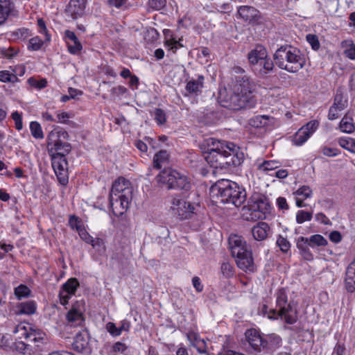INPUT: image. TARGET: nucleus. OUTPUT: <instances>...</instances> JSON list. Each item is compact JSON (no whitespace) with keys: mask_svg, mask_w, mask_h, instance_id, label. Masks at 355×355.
<instances>
[{"mask_svg":"<svg viewBox=\"0 0 355 355\" xmlns=\"http://www.w3.org/2000/svg\"><path fill=\"white\" fill-rule=\"evenodd\" d=\"M207 145L205 159L213 168L226 169L239 166L245 159L243 150L234 143L209 138Z\"/></svg>","mask_w":355,"mask_h":355,"instance_id":"f257e3e1","label":"nucleus"},{"mask_svg":"<svg viewBox=\"0 0 355 355\" xmlns=\"http://www.w3.org/2000/svg\"><path fill=\"white\" fill-rule=\"evenodd\" d=\"M255 85L250 81L246 75L236 78V84L230 96L222 101L223 106L232 110H239L242 108L251 107L256 104V99L253 95Z\"/></svg>","mask_w":355,"mask_h":355,"instance_id":"f03ea898","label":"nucleus"},{"mask_svg":"<svg viewBox=\"0 0 355 355\" xmlns=\"http://www.w3.org/2000/svg\"><path fill=\"white\" fill-rule=\"evenodd\" d=\"M210 191L213 196L224 204L240 207L246 199V191L235 182L222 179L211 186Z\"/></svg>","mask_w":355,"mask_h":355,"instance_id":"7ed1b4c3","label":"nucleus"},{"mask_svg":"<svg viewBox=\"0 0 355 355\" xmlns=\"http://www.w3.org/2000/svg\"><path fill=\"white\" fill-rule=\"evenodd\" d=\"M275 295L276 308L270 309L268 318L270 320L280 318L286 324H295L298 318L297 304L293 300H288L284 288H279Z\"/></svg>","mask_w":355,"mask_h":355,"instance_id":"20e7f679","label":"nucleus"},{"mask_svg":"<svg viewBox=\"0 0 355 355\" xmlns=\"http://www.w3.org/2000/svg\"><path fill=\"white\" fill-rule=\"evenodd\" d=\"M275 64L289 73H296L304 67L306 60L301 51L291 46H281L274 53Z\"/></svg>","mask_w":355,"mask_h":355,"instance_id":"39448f33","label":"nucleus"},{"mask_svg":"<svg viewBox=\"0 0 355 355\" xmlns=\"http://www.w3.org/2000/svg\"><path fill=\"white\" fill-rule=\"evenodd\" d=\"M229 245L237 266L245 272H254L255 266L252 252L244 239L239 235L232 234L229 238Z\"/></svg>","mask_w":355,"mask_h":355,"instance_id":"423d86ee","label":"nucleus"},{"mask_svg":"<svg viewBox=\"0 0 355 355\" xmlns=\"http://www.w3.org/2000/svg\"><path fill=\"white\" fill-rule=\"evenodd\" d=\"M270 209L268 199L259 193H254L243 208V214L247 220H257L266 218Z\"/></svg>","mask_w":355,"mask_h":355,"instance_id":"0eeeda50","label":"nucleus"},{"mask_svg":"<svg viewBox=\"0 0 355 355\" xmlns=\"http://www.w3.org/2000/svg\"><path fill=\"white\" fill-rule=\"evenodd\" d=\"M156 180L160 185H166L168 189H179L189 191L192 184L189 178L178 171L168 168H164L156 176Z\"/></svg>","mask_w":355,"mask_h":355,"instance_id":"6e6552de","label":"nucleus"},{"mask_svg":"<svg viewBox=\"0 0 355 355\" xmlns=\"http://www.w3.org/2000/svg\"><path fill=\"white\" fill-rule=\"evenodd\" d=\"M51 165L62 185H67L69 182L67 166L68 163L64 154L61 152L51 154Z\"/></svg>","mask_w":355,"mask_h":355,"instance_id":"1a4fd4ad","label":"nucleus"},{"mask_svg":"<svg viewBox=\"0 0 355 355\" xmlns=\"http://www.w3.org/2000/svg\"><path fill=\"white\" fill-rule=\"evenodd\" d=\"M197 205L187 202L178 196H175L171 201V209L180 219L190 218L195 213Z\"/></svg>","mask_w":355,"mask_h":355,"instance_id":"9d476101","label":"nucleus"},{"mask_svg":"<svg viewBox=\"0 0 355 355\" xmlns=\"http://www.w3.org/2000/svg\"><path fill=\"white\" fill-rule=\"evenodd\" d=\"M131 197L122 195L121 196H109L110 206L114 216H120L123 215L128 209Z\"/></svg>","mask_w":355,"mask_h":355,"instance_id":"9b49d317","label":"nucleus"},{"mask_svg":"<svg viewBox=\"0 0 355 355\" xmlns=\"http://www.w3.org/2000/svg\"><path fill=\"white\" fill-rule=\"evenodd\" d=\"M132 194V188L130 182L124 178H119L112 184L110 196H121L122 195L131 197Z\"/></svg>","mask_w":355,"mask_h":355,"instance_id":"f8f14e48","label":"nucleus"},{"mask_svg":"<svg viewBox=\"0 0 355 355\" xmlns=\"http://www.w3.org/2000/svg\"><path fill=\"white\" fill-rule=\"evenodd\" d=\"M87 3V0H70L65 12L73 19H77L85 15Z\"/></svg>","mask_w":355,"mask_h":355,"instance_id":"ddd939ff","label":"nucleus"},{"mask_svg":"<svg viewBox=\"0 0 355 355\" xmlns=\"http://www.w3.org/2000/svg\"><path fill=\"white\" fill-rule=\"evenodd\" d=\"M246 340L252 348L256 352H261L263 349L264 338L254 329H250L245 331Z\"/></svg>","mask_w":355,"mask_h":355,"instance_id":"4468645a","label":"nucleus"},{"mask_svg":"<svg viewBox=\"0 0 355 355\" xmlns=\"http://www.w3.org/2000/svg\"><path fill=\"white\" fill-rule=\"evenodd\" d=\"M238 15L248 22H257L260 18V12L252 6H242L238 9Z\"/></svg>","mask_w":355,"mask_h":355,"instance_id":"2eb2a0df","label":"nucleus"},{"mask_svg":"<svg viewBox=\"0 0 355 355\" xmlns=\"http://www.w3.org/2000/svg\"><path fill=\"white\" fill-rule=\"evenodd\" d=\"M344 286L348 293H352L355 291V258L346 268Z\"/></svg>","mask_w":355,"mask_h":355,"instance_id":"dca6fc26","label":"nucleus"},{"mask_svg":"<svg viewBox=\"0 0 355 355\" xmlns=\"http://www.w3.org/2000/svg\"><path fill=\"white\" fill-rule=\"evenodd\" d=\"M205 77L202 75H198L196 78L189 79L186 85L185 89L187 95L198 96L202 92Z\"/></svg>","mask_w":355,"mask_h":355,"instance_id":"f3484780","label":"nucleus"},{"mask_svg":"<svg viewBox=\"0 0 355 355\" xmlns=\"http://www.w3.org/2000/svg\"><path fill=\"white\" fill-rule=\"evenodd\" d=\"M282 344L281 337L275 334H271L264 337V344L263 351L268 352H274L279 349Z\"/></svg>","mask_w":355,"mask_h":355,"instance_id":"a211bd4d","label":"nucleus"},{"mask_svg":"<svg viewBox=\"0 0 355 355\" xmlns=\"http://www.w3.org/2000/svg\"><path fill=\"white\" fill-rule=\"evenodd\" d=\"M64 37L72 42V44L67 42L68 51L71 54L76 55L81 51L83 46L74 32L66 30Z\"/></svg>","mask_w":355,"mask_h":355,"instance_id":"6ab92c4d","label":"nucleus"},{"mask_svg":"<svg viewBox=\"0 0 355 355\" xmlns=\"http://www.w3.org/2000/svg\"><path fill=\"white\" fill-rule=\"evenodd\" d=\"M273 67V62L267 56L266 58H262L252 69L257 75L264 76L268 72L271 71Z\"/></svg>","mask_w":355,"mask_h":355,"instance_id":"aec40b11","label":"nucleus"},{"mask_svg":"<svg viewBox=\"0 0 355 355\" xmlns=\"http://www.w3.org/2000/svg\"><path fill=\"white\" fill-rule=\"evenodd\" d=\"M296 245L304 259L306 261L313 259V255L309 250L310 245L306 237L300 236L297 240Z\"/></svg>","mask_w":355,"mask_h":355,"instance_id":"412c9836","label":"nucleus"},{"mask_svg":"<svg viewBox=\"0 0 355 355\" xmlns=\"http://www.w3.org/2000/svg\"><path fill=\"white\" fill-rule=\"evenodd\" d=\"M267 57V51L263 46H257L256 48L252 50L248 53V60L252 69L256 65L257 63L262 58Z\"/></svg>","mask_w":355,"mask_h":355,"instance_id":"4be33fe9","label":"nucleus"},{"mask_svg":"<svg viewBox=\"0 0 355 355\" xmlns=\"http://www.w3.org/2000/svg\"><path fill=\"white\" fill-rule=\"evenodd\" d=\"M270 230V228L268 223L259 222L257 225L252 227V234L255 240L261 241L267 238L268 232Z\"/></svg>","mask_w":355,"mask_h":355,"instance_id":"5701e85b","label":"nucleus"},{"mask_svg":"<svg viewBox=\"0 0 355 355\" xmlns=\"http://www.w3.org/2000/svg\"><path fill=\"white\" fill-rule=\"evenodd\" d=\"M14 8V3L11 0H0V26L6 21Z\"/></svg>","mask_w":355,"mask_h":355,"instance_id":"b1692460","label":"nucleus"},{"mask_svg":"<svg viewBox=\"0 0 355 355\" xmlns=\"http://www.w3.org/2000/svg\"><path fill=\"white\" fill-rule=\"evenodd\" d=\"M69 134L67 131L62 130H53L51 131L47 137V146L51 148L55 143L61 139L67 140Z\"/></svg>","mask_w":355,"mask_h":355,"instance_id":"393cba45","label":"nucleus"},{"mask_svg":"<svg viewBox=\"0 0 355 355\" xmlns=\"http://www.w3.org/2000/svg\"><path fill=\"white\" fill-rule=\"evenodd\" d=\"M88 343L85 334L80 332L76 335L72 343V348L78 352H83L87 348Z\"/></svg>","mask_w":355,"mask_h":355,"instance_id":"a878e982","label":"nucleus"},{"mask_svg":"<svg viewBox=\"0 0 355 355\" xmlns=\"http://www.w3.org/2000/svg\"><path fill=\"white\" fill-rule=\"evenodd\" d=\"M339 128L343 132H353L355 130L353 117L349 114H345L340 122Z\"/></svg>","mask_w":355,"mask_h":355,"instance_id":"bb28decb","label":"nucleus"},{"mask_svg":"<svg viewBox=\"0 0 355 355\" xmlns=\"http://www.w3.org/2000/svg\"><path fill=\"white\" fill-rule=\"evenodd\" d=\"M273 119L268 115H257L250 119V124L254 128H262L268 125Z\"/></svg>","mask_w":355,"mask_h":355,"instance_id":"cd10ccee","label":"nucleus"},{"mask_svg":"<svg viewBox=\"0 0 355 355\" xmlns=\"http://www.w3.org/2000/svg\"><path fill=\"white\" fill-rule=\"evenodd\" d=\"M46 338V334L40 329H33L30 327L29 335L28 336V342L35 343L39 346L40 343H43Z\"/></svg>","mask_w":355,"mask_h":355,"instance_id":"c85d7f7f","label":"nucleus"},{"mask_svg":"<svg viewBox=\"0 0 355 355\" xmlns=\"http://www.w3.org/2000/svg\"><path fill=\"white\" fill-rule=\"evenodd\" d=\"M71 144L67 142H64L63 139H61L49 148V153L52 154L61 152L66 155V154H68L71 151Z\"/></svg>","mask_w":355,"mask_h":355,"instance_id":"c756f323","label":"nucleus"},{"mask_svg":"<svg viewBox=\"0 0 355 355\" xmlns=\"http://www.w3.org/2000/svg\"><path fill=\"white\" fill-rule=\"evenodd\" d=\"M168 157L169 155L166 150H159L153 157V168L160 169L164 164L167 163Z\"/></svg>","mask_w":355,"mask_h":355,"instance_id":"7c9ffc66","label":"nucleus"},{"mask_svg":"<svg viewBox=\"0 0 355 355\" xmlns=\"http://www.w3.org/2000/svg\"><path fill=\"white\" fill-rule=\"evenodd\" d=\"M340 46L344 49L345 55L350 60H355V44L351 40H343Z\"/></svg>","mask_w":355,"mask_h":355,"instance_id":"2f4dec72","label":"nucleus"},{"mask_svg":"<svg viewBox=\"0 0 355 355\" xmlns=\"http://www.w3.org/2000/svg\"><path fill=\"white\" fill-rule=\"evenodd\" d=\"M80 286L79 282L75 277L69 279L62 286V291L69 295H74L78 286Z\"/></svg>","mask_w":355,"mask_h":355,"instance_id":"473e14b6","label":"nucleus"},{"mask_svg":"<svg viewBox=\"0 0 355 355\" xmlns=\"http://www.w3.org/2000/svg\"><path fill=\"white\" fill-rule=\"evenodd\" d=\"M37 309L35 302L28 301L22 302L18 306V313L20 314L31 315L33 314Z\"/></svg>","mask_w":355,"mask_h":355,"instance_id":"72a5a7b5","label":"nucleus"},{"mask_svg":"<svg viewBox=\"0 0 355 355\" xmlns=\"http://www.w3.org/2000/svg\"><path fill=\"white\" fill-rule=\"evenodd\" d=\"M12 349L22 354H30L32 352V347L31 345L22 340H16L15 343H12Z\"/></svg>","mask_w":355,"mask_h":355,"instance_id":"f704fd0d","label":"nucleus"},{"mask_svg":"<svg viewBox=\"0 0 355 355\" xmlns=\"http://www.w3.org/2000/svg\"><path fill=\"white\" fill-rule=\"evenodd\" d=\"M308 243L311 248L326 246L328 244L327 240L320 234H313L307 238Z\"/></svg>","mask_w":355,"mask_h":355,"instance_id":"c9c22d12","label":"nucleus"},{"mask_svg":"<svg viewBox=\"0 0 355 355\" xmlns=\"http://www.w3.org/2000/svg\"><path fill=\"white\" fill-rule=\"evenodd\" d=\"M333 105L343 110L347 107L348 101L347 98H344L343 93L341 89H337L336 94L334 98Z\"/></svg>","mask_w":355,"mask_h":355,"instance_id":"e433bc0d","label":"nucleus"},{"mask_svg":"<svg viewBox=\"0 0 355 355\" xmlns=\"http://www.w3.org/2000/svg\"><path fill=\"white\" fill-rule=\"evenodd\" d=\"M280 166V162L277 160H265L262 163L258 164L257 168L259 171L268 172L278 168Z\"/></svg>","mask_w":355,"mask_h":355,"instance_id":"4c0bfd02","label":"nucleus"},{"mask_svg":"<svg viewBox=\"0 0 355 355\" xmlns=\"http://www.w3.org/2000/svg\"><path fill=\"white\" fill-rule=\"evenodd\" d=\"M310 137L311 136L307 133V132L301 128L295 134L293 142L295 146H301L306 142Z\"/></svg>","mask_w":355,"mask_h":355,"instance_id":"58836bf2","label":"nucleus"},{"mask_svg":"<svg viewBox=\"0 0 355 355\" xmlns=\"http://www.w3.org/2000/svg\"><path fill=\"white\" fill-rule=\"evenodd\" d=\"M338 144L342 148L355 153V139L341 137L338 140Z\"/></svg>","mask_w":355,"mask_h":355,"instance_id":"ea45409f","label":"nucleus"},{"mask_svg":"<svg viewBox=\"0 0 355 355\" xmlns=\"http://www.w3.org/2000/svg\"><path fill=\"white\" fill-rule=\"evenodd\" d=\"M294 195H295L296 197L306 200L312 197L313 191L309 186L303 185L300 187L298 189L294 192Z\"/></svg>","mask_w":355,"mask_h":355,"instance_id":"a19ab883","label":"nucleus"},{"mask_svg":"<svg viewBox=\"0 0 355 355\" xmlns=\"http://www.w3.org/2000/svg\"><path fill=\"white\" fill-rule=\"evenodd\" d=\"M67 318L69 322H76L77 325L81 324L83 321L82 313L74 309H71L68 312Z\"/></svg>","mask_w":355,"mask_h":355,"instance_id":"79ce46f5","label":"nucleus"},{"mask_svg":"<svg viewBox=\"0 0 355 355\" xmlns=\"http://www.w3.org/2000/svg\"><path fill=\"white\" fill-rule=\"evenodd\" d=\"M30 130L32 136L35 139H43L44 134L41 125L37 121H31L30 123Z\"/></svg>","mask_w":355,"mask_h":355,"instance_id":"37998d69","label":"nucleus"},{"mask_svg":"<svg viewBox=\"0 0 355 355\" xmlns=\"http://www.w3.org/2000/svg\"><path fill=\"white\" fill-rule=\"evenodd\" d=\"M19 49L13 46L0 48V55L5 58L12 59L18 54Z\"/></svg>","mask_w":355,"mask_h":355,"instance_id":"c03bdc74","label":"nucleus"},{"mask_svg":"<svg viewBox=\"0 0 355 355\" xmlns=\"http://www.w3.org/2000/svg\"><path fill=\"white\" fill-rule=\"evenodd\" d=\"M220 270L223 277L227 279L232 277L234 275V266L228 262H223L221 264Z\"/></svg>","mask_w":355,"mask_h":355,"instance_id":"a18cd8bd","label":"nucleus"},{"mask_svg":"<svg viewBox=\"0 0 355 355\" xmlns=\"http://www.w3.org/2000/svg\"><path fill=\"white\" fill-rule=\"evenodd\" d=\"M44 44V41L38 36L34 37L29 40L28 49L29 51H38Z\"/></svg>","mask_w":355,"mask_h":355,"instance_id":"49530a36","label":"nucleus"},{"mask_svg":"<svg viewBox=\"0 0 355 355\" xmlns=\"http://www.w3.org/2000/svg\"><path fill=\"white\" fill-rule=\"evenodd\" d=\"M277 245L284 253H287L291 249V243L288 239L282 235H279L276 241Z\"/></svg>","mask_w":355,"mask_h":355,"instance_id":"de8ad7c7","label":"nucleus"},{"mask_svg":"<svg viewBox=\"0 0 355 355\" xmlns=\"http://www.w3.org/2000/svg\"><path fill=\"white\" fill-rule=\"evenodd\" d=\"M18 80L16 75L7 70L0 71V81L2 83H15Z\"/></svg>","mask_w":355,"mask_h":355,"instance_id":"09e8293b","label":"nucleus"},{"mask_svg":"<svg viewBox=\"0 0 355 355\" xmlns=\"http://www.w3.org/2000/svg\"><path fill=\"white\" fill-rule=\"evenodd\" d=\"M312 219V212L299 210L296 214V222L302 224L306 221H310Z\"/></svg>","mask_w":355,"mask_h":355,"instance_id":"8fccbe9b","label":"nucleus"},{"mask_svg":"<svg viewBox=\"0 0 355 355\" xmlns=\"http://www.w3.org/2000/svg\"><path fill=\"white\" fill-rule=\"evenodd\" d=\"M112 259L117 261L118 264L121 268L128 264V259L122 252H114L112 256Z\"/></svg>","mask_w":355,"mask_h":355,"instance_id":"3c124183","label":"nucleus"},{"mask_svg":"<svg viewBox=\"0 0 355 355\" xmlns=\"http://www.w3.org/2000/svg\"><path fill=\"white\" fill-rule=\"evenodd\" d=\"M31 290L24 284H20L15 288V294L18 299L27 297L30 295Z\"/></svg>","mask_w":355,"mask_h":355,"instance_id":"603ef678","label":"nucleus"},{"mask_svg":"<svg viewBox=\"0 0 355 355\" xmlns=\"http://www.w3.org/2000/svg\"><path fill=\"white\" fill-rule=\"evenodd\" d=\"M30 329L28 330L27 328L21 324L17 325L13 333L15 334H18L17 339L24 338L28 342V336L29 335Z\"/></svg>","mask_w":355,"mask_h":355,"instance_id":"864d4df0","label":"nucleus"},{"mask_svg":"<svg viewBox=\"0 0 355 355\" xmlns=\"http://www.w3.org/2000/svg\"><path fill=\"white\" fill-rule=\"evenodd\" d=\"M37 24L39 27V33L45 35V40L49 42L51 40V35L49 33L44 20L42 18H38Z\"/></svg>","mask_w":355,"mask_h":355,"instance_id":"5fc2aeb1","label":"nucleus"},{"mask_svg":"<svg viewBox=\"0 0 355 355\" xmlns=\"http://www.w3.org/2000/svg\"><path fill=\"white\" fill-rule=\"evenodd\" d=\"M12 35L18 40H25L31 35V33L29 29L22 28L14 31Z\"/></svg>","mask_w":355,"mask_h":355,"instance_id":"6e6d98bb","label":"nucleus"},{"mask_svg":"<svg viewBox=\"0 0 355 355\" xmlns=\"http://www.w3.org/2000/svg\"><path fill=\"white\" fill-rule=\"evenodd\" d=\"M155 120L158 125H163L166 123V116L164 111L160 108H156L154 111Z\"/></svg>","mask_w":355,"mask_h":355,"instance_id":"4d7b16f0","label":"nucleus"},{"mask_svg":"<svg viewBox=\"0 0 355 355\" xmlns=\"http://www.w3.org/2000/svg\"><path fill=\"white\" fill-rule=\"evenodd\" d=\"M28 83L31 86L37 89H43L47 86V81L44 78L38 80L34 78H30L28 79Z\"/></svg>","mask_w":355,"mask_h":355,"instance_id":"13d9d810","label":"nucleus"},{"mask_svg":"<svg viewBox=\"0 0 355 355\" xmlns=\"http://www.w3.org/2000/svg\"><path fill=\"white\" fill-rule=\"evenodd\" d=\"M11 117L15 121V126L17 130H21L23 128L22 116L18 111H15L12 113Z\"/></svg>","mask_w":355,"mask_h":355,"instance_id":"bf43d9fd","label":"nucleus"},{"mask_svg":"<svg viewBox=\"0 0 355 355\" xmlns=\"http://www.w3.org/2000/svg\"><path fill=\"white\" fill-rule=\"evenodd\" d=\"M306 40L311 46V48L317 51L319 49L320 44L318 37L315 35L309 34L306 35Z\"/></svg>","mask_w":355,"mask_h":355,"instance_id":"052dcab7","label":"nucleus"},{"mask_svg":"<svg viewBox=\"0 0 355 355\" xmlns=\"http://www.w3.org/2000/svg\"><path fill=\"white\" fill-rule=\"evenodd\" d=\"M318 122L317 121H311L307 123L302 128L304 129L306 132L311 136L318 128Z\"/></svg>","mask_w":355,"mask_h":355,"instance_id":"680f3d73","label":"nucleus"},{"mask_svg":"<svg viewBox=\"0 0 355 355\" xmlns=\"http://www.w3.org/2000/svg\"><path fill=\"white\" fill-rule=\"evenodd\" d=\"M106 330L114 337L119 336L121 335V331L119 327H116L115 324L112 322H109L106 324L105 326Z\"/></svg>","mask_w":355,"mask_h":355,"instance_id":"e2e57ef3","label":"nucleus"},{"mask_svg":"<svg viewBox=\"0 0 355 355\" xmlns=\"http://www.w3.org/2000/svg\"><path fill=\"white\" fill-rule=\"evenodd\" d=\"M57 117L55 119L56 123H66L68 120L71 117L70 114L67 112H56Z\"/></svg>","mask_w":355,"mask_h":355,"instance_id":"0e129e2a","label":"nucleus"},{"mask_svg":"<svg viewBox=\"0 0 355 355\" xmlns=\"http://www.w3.org/2000/svg\"><path fill=\"white\" fill-rule=\"evenodd\" d=\"M322 154L327 157H335L340 154V150L336 148H329L324 146L321 148Z\"/></svg>","mask_w":355,"mask_h":355,"instance_id":"69168bd1","label":"nucleus"},{"mask_svg":"<svg viewBox=\"0 0 355 355\" xmlns=\"http://www.w3.org/2000/svg\"><path fill=\"white\" fill-rule=\"evenodd\" d=\"M165 44L169 48V50L172 51L173 53H175L178 49L183 46L180 41H177L175 39L167 40Z\"/></svg>","mask_w":355,"mask_h":355,"instance_id":"338daca9","label":"nucleus"},{"mask_svg":"<svg viewBox=\"0 0 355 355\" xmlns=\"http://www.w3.org/2000/svg\"><path fill=\"white\" fill-rule=\"evenodd\" d=\"M342 110H340V108L332 105L329 110L328 119L333 121L338 119L340 116L339 112Z\"/></svg>","mask_w":355,"mask_h":355,"instance_id":"774afa93","label":"nucleus"}]
</instances>
